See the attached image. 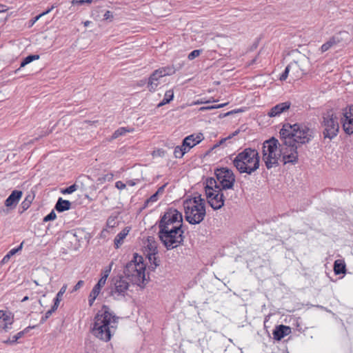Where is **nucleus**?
Returning <instances> with one entry per match:
<instances>
[{"label": "nucleus", "mask_w": 353, "mask_h": 353, "mask_svg": "<svg viewBox=\"0 0 353 353\" xmlns=\"http://www.w3.org/2000/svg\"><path fill=\"white\" fill-rule=\"evenodd\" d=\"M290 332L291 329L289 326L279 325L273 330L272 334L275 340L280 341Z\"/></svg>", "instance_id": "18"}, {"label": "nucleus", "mask_w": 353, "mask_h": 353, "mask_svg": "<svg viewBox=\"0 0 353 353\" xmlns=\"http://www.w3.org/2000/svg\"><path fill=\"white\" fill-rule=\"evenodd\" d=\"M101 287L96 284L90 293V296L97 297L101 290Z\"/></svg>", "instance_id": "38"}, {"label": "nucleus", "mask_w": 353, "mask_h": 353, "mask_svg": "<svg viewBox=\"0 0 353 353\" xmlns=\"http://www.w3.org/2000/svg\"><path fill=\"white\" fill-rule=\"evenodd\" d=\"M39 59V55L38 54H30L27 56L26 58L23 59L21 63L20 68H23L26 66L27 64L31 63L34 60H37Z\"/></svg>", "instance_id": "32"}, {"label": "nucleus", "mask_w": 353, "mask_h": 353, "mask_svg": "<svg viewBox=\"0 0 353 353\" xmlns=\"http://www.w3.org/2000/svg\"><path fill=\"white\" fill-rule=\"evenodd\" d=\"M106 280H107V275H102V276L99 280V281L97 283V285H98L99 286L103 288V286L105 284Z\"/></svg>", "instance_id": "45"}, {"label": "nucleus", "mask_w": 353, "mask_h": 353, "mask_svg": "<svg viewBox=\"0 0 353 353\" xmlns=\"http://www.w3.org/2000/svg\"><path fill=\"white\" fill-rule=\"evenodd\" d=\"M84 284V281L82 280L79 281L77 284L74 286L72 292L79 290Z\"/></svg>", "instance_id": "44"}, {"label": "nucleus", "mask_w": 353, "mask_h": 353, "mask_svg": "<svg viewBox=\"0 0 353 353\" xmlns=\"http://www.w3.org/2000/svg\"><path fill=\"white\" fill-rule=\"evenodd\" d=\"M280 139L285 144L294 145L308 143L313 138V131L302 123H285L280 130Z\"/></svg>", "instance_id": "2"}, {"label": "nucleus", "mask_w": 353, "mask_h": 353, "mask_svg": "<svg viewBox=\"0 0 353 353\" xmlns=\"http://www.w3.org/2000/svg\"><path fill=\"white\" fill-rule=\"evenodd\" d=\"M226 104L227 103H222V104H219V105H216L202 107V108H201V110H207L221 108L224 107Z\"/></svg>", "instance_id": "42"}, {"label": "nucleus", "mask_w": 353, "mask_h": 353, "mask_svg": "<svg viewBox=\"0 0 353 353\" xmlns=\"http://www.w3.org/2000/svg\"><path fill=\"white\" fill-rule=\"evenodd\" d=\"M127 183H128L129 185H130V186H133V185H135V183H134V181H131V180H130V181H128L127 182Z\"/></svg>", "instance_id": "58"}, {"label": "nucleus", "mask_w": 353, "mask_h": 353, "mask_svg": "<svg viewBox=\"0 0 353 353\" xmlns=\"http://www.w3.org/2000/svg\"><path fill=\"white\" fill-rule=\"evenodd\" d=\"M185 220L190 224L200 223L205 216V201L201 194L183 202Z\"/></svg>", "instance_id": "4"}, {"label": "nucleus", "mask_w": 353, "mask_h": 353, "mask_svg": "<svg viewBox=\"0 0 353 353\" xmlns=\"http://www.w3.org/2000/svg\"><path fill=\"white\" fill-rule=\"evenodd\" d=\"M157 70L161 72L160 75H161L162 77L167 75H172L175 73V69L172 66L163 67L157 69Z\"/></svg>", "instance_id": "31"}, {"label": "nucleus", "mask_w": 353, "mask_h": 353, "mask_svg": "<svg viewBox=\"0 0 353 353\" xmlns=\"http://www.w3.org/2000/svg\"><path fill=\"white\" fill-rule=\"evenodd\" d=\"M215 179L221 189H232L235 182V176L232 170L228 168H217L214 172Z\"/></svg>", "instance_id": "11"}, {"label": "nucleus", "mask_w": 353, "mask_h": 353, "mask_svg": "<svg viewBox=\"0 0 353 353\" xmlns=\"http://www.w3.org/2000/svg\"><path fill=\"white\" fill-rule=\"evenodd\" d=\"M232 163L241 174L246 173L250 175L259 168V152L251 148H245L234 157Z\"/></svg>", "instance_id": "3"}, {"label": "nucleus", "mask_w": 353, "mask_h": 353, "mask_svg": "<svg viewBox=\"0 0 353 353\" xmlns=\"http://www.w3.org/2000/svg\"><path fill=\"white\" fill-rule=\"evenodd\" d=\"M203 139L204 137L202 133L190 134L183 140V146H185L189 151L192 148L199 143Z\"/></svg>", "instance_id": "15"}, {"label": "nucleus", "mask_w": 353, "mask_h": 353, "mask_svg": "<svg viewBox=\"0 0 353 353\" xmlns=\"http://www.w3.org/2000/svg\"><path fill=\"white\" fill-rule=\"evenodd\" d=\"M156 247L151 245V248H150V252L147 254L149 262L150 263L149 269L152 271L154 270L159 265V260L156 256Z\"/></svg>", "instance_id": "20"}, {"label": "nucleus", "mask_w": 353, "mask_h": 353, "mask_svg": "<svg viewBox=\"0 0 353 353\" xmlns=\"http://www.w3.org/2000/svg\"><path fill=\"white\" fill-rule=\"evenodd\" d=\"M174 97V92L172 90H167L165 93L163 99L157 105V107H161L169 103Z\"/></svg>", "instance_id": "26"}, {"label": "nucleus", "mask_w": 353, "mask_h": 353, "mask_svg": "<svg viewBox=\"0 0 353 353\" xmlns=\"http://www.w3.org/2000/svg\"><path fill=\"white\" fill-rule=\"evenodd\" d=\"M22 244H23V243H21V244L19 246V248H13V249L10 250L8 252V254L3 256V258L2 259V260H1V262H0V264H1V265H3V264L7 263L9 261V260H10V257H11L12 256H13L14 254H16V253H17L19 250H21V248H22Z\"/></svg>", "instance_id": "27"}, {"label": "nucleus", "mask_w": 353, "mask_h": 353, "mask_svg": "<svg viewBox=\"0 0 353 353\" xmlns=\"http://www.w3.org/2000/svg\"><path fill=\"white\" fill-rule=\"evenodd\" d=\"M341 123L346 134H353V105H347L343 109Z\"/></svg>", "instance_id": "14"}, {"label": "nucleus", "mask_w": 353, "mask_h": 353, "mask_svg": "<svg viewBox=\"0 0 353 353\" xmlns=\"http://www.w3.org/2000/svg\"><path fill=\"white\" fill-rule=\"evenodd\" d=\"M29 299V297L28 296H26L23 298V299L21 300V302H25L26 301H28Z\"/></svg>", "instance_id": "60"}, {"label": "nucleus", "mask_w": 353, "mask_h": 353, "mask_svg": "<svg viewBox=\"0 0 353 353\" xmlns=\"http://www.w3.org/2000/svg\"><path fill=\"white\" fill-rule=\"evenodd\" d=\"M21 196V191L17 190H13L9 196L6 199L5 205L8 208H14L18 204Z\"/></svg>", "instance_id": "17"}, {"label": "nucleus", "mask_w": 353, "mask_h": 353, "mask_svg": "<svg viewBox=\"0 0 353 353\" xmlns=\"http://www.w3.org/2000/svg\"><path fill=\"white\" fill-rule=\"evenodd\" d=\"M201 52H202L201 50H194L192 51L188 54V59L193 60L196 57H199L201 54Z\"/></svg>", "instance_id": "39"}, {"label": "nucleus", "mask_w": 353, "mask_h": 353, "mask_svg": "<svg viewBox=\"0 0 353 353\" xmlns=\"http://www.w3.org/2000/svg\"><path fill=\"white\" fill-rule=\"evenodd\" d=\"M88 23H89L88 21L85 22V25L87 26Z\"/></svg>", "instance_id": "63"}, {"label": "nucleus", "mask_w": 353, "mask_h": 353, "mask_svg": "<svg viewBox=\"0 0 353 353\" xmlns=\"http://www.w3.org/2000/svg\"><path fill=\"white\" fill-rule=\"evenodd\" d=\"M112 263L110 265V266L108 267V269H106L104 272H103V275H107V277L109 276V274L111 271V268H112Z\"/></svg>", "instance_id": "51"}, {"label": "nucleus", "mask_w": 353, "mask_h": 353, "mask_svg": "<svg viewBox=\"0 0 353 353\" xmlns=\"http://www.w3.org/2000/svg\"><path fill=\"white\" fill-rule=\"evenodd\" d=\"M145 270V265L143 262V257L134 254L133 259L125 265L123 273L126 279L133 284L143 287L146 281Z\"/></svg>", "instance_id": "5"}, {"label": "nucleus", "mask_w": 353, "mask_h": 353, "mask_svg": "<svg viewBox=\"0 0 353 353\" xmlns=\"http://www.w3.org/2000/svg\"><path fill=\"white\" fill-rule=\"evenodd\" d=\"M85 3V0H72V3L73 5L77 4V5H82Z\"/></svg>", "instance_id": "50"}, {"label": "nucleus", "mask_w": 353, "mask_h": 353, "mask_svg": "<svg viewBox=\"0 0 353 353\" xmlns=\"http://www.w3.org/2000/svg\"><path fill=\"white\" fill-rule=\"evenodd\" d=\"M3 5H0V8H3ZM3 10H1V9H0V12H1V11H3Z\"/></svg>", "instance_id": "62"}, {"label": "nucleus", "mask_w": 353, "mask_h": 353, "mask_svg": "<svg viewBox=\"0 0 353 353\" xmlns=\"http://www.w3.org/2000/svg\"><path fill=\"white\" fill-rule=\"evenodd\" d=\"M48 134H49V132L47 131L43 132L41 135H39V137L38 138H36V139L38 140L39 138L45 137V136L48 135Z\"/></svg>", "instance_id": "57"}, {"label": "nucleus", "mask_w": 353, "mask_h": 353, "mask_svg": "<svg viewBox=\"0 0 353 353\" xmlns=\"http://www.w3.org/2000/svg\"><path fill=\"white\" fill-rule=\"evenodd\" d=\"M83 235V231L79 229V240L82 239V236Z\"/></svg>", "instance_id": "59"}, {"label": "nucleus", "mask_w": 353, "mask_h": 353, "mask_svg": "<svg viewBox=\"0 0 353 353\" xmlns=\"http://www.w3.org/2000/svg\"><path fill=\"white\" fill-rule=\"evenodd\" d=\"M119 319L108 305H103L94 316L91 333L99 340L108 342L116 332Z\"/></svg>", "instance_id": "1"}, {"label": "nucleus", "mask_w": 353, "mask_h": 353, "mask_svg": "<svg viewBox=\"0 0 353 353\" xmlns=\"http://www.w3.org/2000/svg\"><path fill=\"white\" fill-rule=\"evenodd\" d=\"M290 65H289L285 68V70L283 71V72L282 73V74L280 77L281 81H285L288 78V74L290 72Z\"/></svg>", "instance_id": "43"}, {"label": "nucleus", "mask_w": 353, "mask_h": 353, "mask_svg": "<svg viewBox=\"0 0 353 353\" xmlns=\"http://www.w3.org/2000/svg\"><path fill=\"white\" fill-rule=\"evenodd\" d=\"M228 139H229L228 137H225V138L222 139L221 140H220L217 143H216V144L214 145V148L219 147V145H221V144H223V143H225V142L227 140H228Z\"/></svg>", "instance_id": "47"}, {"label": "nucleus", "mask_w": 353, "mask_h": 353, "mask_svg": "<svg viewBox=\"0 0 353 353\" xmlns=\"http://www.w3.org/2000/svg\"><path fill=\"white\" fill-rule=\"evenodd\" d=\"M290 105H291V103L290 101L280 103L274 105V107H272L270 110L268 115L270 117H275L279 116L281 113L288 110L290 108Z\"/></svg>", "instance_id": "16"}, {"label": "nucleus", "mask_w": 353, "mask_h": 353, "mask_svg": "<svg viewBox=\"0 0 353 353\" xmlns=\"http://www.w3.org/2000/svg\"><path fill=\"white\" fill-rule=\"evenodd\" d=\"M96 299H97V297L90 296V294L89 295L88 303H89L90 306H92L93 305Z\"/></svg>", "instance_id": "49"}, {"label": "nucleus", "mask_w": 353, "mask_h": 353, "mask_svg": "<svg viewBox=\"0 0 353 353\" xmlns=\"http://www.w3.org/2000/svg\"><path fill=\"white\" fill-rule=\"evenodd\" d=\"M341 38L338 35H334L330 38V39L323 43L321 47V52H325L327 51L329 49H330L334 46H336L339 43L341 42Z\"/></svg>", "instance_id": "21"}, {"label": "nucleus", "mask_w": 353, "mask_h": 353, "mask_svg": "<svg viewBox=\"0 0 353 353\" xmlns=\"http://www.w3.org/2000/svg\"><path fill=\"white\" fill-rule=\"evenodd\" d=\"M321 124L324 139L327 138L331 140L337 136L339 123L338 117L332 110H328L323 114Z\"/></svg>", "instance_id": "10"}, {"label": "nucleus", "mask_w": 353, "mask_h": 353, "mask_svg": "<svg viewBox=\"0 0 353 353\" xmlns=\"http://www.w3.org/2000/svg\"><path fill=\"white\" fill-rule=\"evenodd\" d=\"M93 1V0H85V3H90Z\"/></svg>", "instance_id": "61"}, {"label": "nucleus", "mask_w": 353, "mask_h": 353, "mask_svg": "<svg viewBox=\"0 0 353 353\" xmlns=\"http://www.w3.org/2000/svg\"><path fill=\"white\" fill-rule=\"evenodd\" d=\"M0 320H3L5 323L3 328L7 331L8 329V325H11L13 323L12 318L10 316V313H7L3 310H0Z\"/></svg>", "instance_id": "24"}, {"label": "nucleus", "mask_w": 353, "mask_h": 353, "mask_svg": "<svg viewBox=\"0 0 353 353\" xmlns=\"http://www.w3.org/2000/svg\"><path fill=\"white\" fill-rule=\"evenodd\" d=\"M36 327V325H33V326H28L27 327H26L23 330L21 331L20 332H23V335L25 334H26L30 329H33Z\"/></svg>", "instance_id": "52"}, {"label": "nucleus", "mask_w": 353, "mask_h": 353, "mask_svg": "<svg viewBox=\"0 0 353 353\" xmlns=\"http://www.w3.org/2000/svg\"><path fill=\"white\" fill-rule=\"evenodd\" d=\"M346 271L345 263L343 260H336L334 263V272L335 274H341L345 273Z\"/></svg>", "instance_id": "23"}, {"label": "nucleus", "mask_w": 353, "mask_h": 353, "mask_svg": "<svg viewBox=\"0 0 353 353\" xmlns=\"http://www.w3.org/2000/svg\"><path fill=\"white\" fill-rule=\"evenodd\" d=\"M239 130H238L234 131L233 133H232L231 134H230V135L228 136L229 139H232L233 137H234V136H236V134H239Z\"/></svg>", "instance_id": "56"}, {"label": "nucleus", "mask_w": 353, "mask_h": 353, "mask_svg": "<svg viewBox=\"0 0 353 353\" xmlns=\"http://www.w3.org/2000/svg\"><path fill=\"white\" fill-rule=\"evenodd\" d=\"M205 194L208 204L210 207L216 210L224 205L225 196L223 190L218 185L214 178H208L205 182Z\"/></svg>", "instance_id": "6"}, {"label": "nucleus", "mask_w": 353, "mask_h": 353, "mask_svg": "<svg viewBox=\"0 0 353 353\" xmlns=\"http://www.w3.org/2000/svg\"><path fill=\"white\" fill-rule=\"evenodd\" d=\"M160 74L161 72L156 70L150 75L148 83V87L150 92L155 91L157 86L159 85V79L162 77V76L160 75Z\"/></svg>", "instance_id": "19"}, {"label": "nucleus", "mask_w": 353, "mask_h": 353, "mask_svg": "<svg viewBox=\"0 0 353 353\" xmlns=\"http://www.w3.org/2000/svg\"><path fill=\"white\" fill-rule=\"evenodd\" d=\"M76 233H77V232H75L73 234L74 236H77Z\"/></svg>", "instance_id": "64"}, {"label": "nucleus", "mask_w": 353, "mask_h": 353, "mask_svg": "<svg viewBox=\"0 0 353 353\" xmlns=\"http://www.w3.org/2000/svg\"><path fill=\"white\" fill-rule=\"evenodd\" d=\"M23 336V332H18L17 334L14 335L12 339H8L3 341V343L13 345L17 342L18 339H21Z\"/></svg>", "instance_id": "34"}, {"label": "nucleus", "mask_w": 353, "mask_h": 353, "mask_svg": "<svg viewBox=\"0 0 353 353\" xmlns=\"http://www.w3.org/2000/svg\"><path fill=\"white\" fill-rule=\"evenodd\" d=\"M56 6H52L51 8H48L47 10L43 12L42 13L39 14V15L36 16L33 19L30 20V26H33L42 16H44L47 14H48L51 10H52Z\"/></svg>", "instance_id": "33"}, {"label": "nucleus", "mask_w": 353, "mask_h": 353, "mask_svg": "<svg viewBox=\"0 0 353 353\" xmlns=\"http://www.w3.org/2000/svg\"><path fill=\"white\" fill-rule=\"evenodd\" d=\"M159 199V196L157 194L154 193L152 196H150L145 201V206H148L150 203L156 202Z\"/></svg>", "instance_id": "40"}, {"label": "nucleus", "mask_w": 353, "mask_h": 353, "mask_svg": "<svg viewBox=\"0 0 353 353\" xmlns=\"http://www.w3.org/2000/svg\"><path fill=\"white\" fill-rule=\"evenodd\" d=\"M281 145L279 141L274 137L266 140L263 143V160L268 169L279 165V151L278 145Z\"/></svg>", "instance_id": "7"}, {"label": "nucleus", "mask_w": 353, "mask_h": 353, "mask_svg": "<svg viewBox=\"0 0 353 353\" xmlns=\"http://www.w3.org/2000/svg\"><path fill=\"white\" fill-rule=\"evenodd\" d=\"M33 198L34 197L32 196L31 195H28L26 197L24 201L21 203V208H23V210H26L30 207L33 200Z\"/></svg>", "instance_id": "35"}, {"label": "nucleus", "mask_w": 353, "mask_h": 353, "mask_svg": "<svg viewBox=\"0 0 353 353\" xmlns=\"http://www.w3.org/2000/svg\"><path fill=\"white\" fill-rule=\"evenodd\" d=\"M133 130H134L133 128H125V127L119 128V129H117V130L114 131V132L113 133V134L112 136V138L117 139L120 136L125 134L127 132H133Z\"/></svg>", "instance_id": "30"}, {"label": "nucleus", "mask_w": 353, "mask_h": 353, "mask_svg": "<svg viewBox=\"0 0 353 353\" xmlns=\"http://www.w3.org/2000/svg\"><path fill=\"white\" fill-rule=\"evenodd\" d=\"M183 229H168L159 230L158 236L163 245L169 250L183 244Z\"/></svg>", "instance_id": "8"}, {"label": "nucleus", "mask_w": 353, "mask_h": 353, "mask_svg": "<svg viewBox=\"0 0 353 353\" xmlns=\"http://www.w3.org/2000/svg\"><path fill=\"white\" fill-rule=\"evenodd\" d=\"M166 185H167V183H165V184L161 185V187H159L158 188L157 191L155 193L157 194L158 196H159V194H162L164 192V189H165Z\"/></svg>", "instance_id": "48"}, {"label": "nucleus", "mask_w": 353, "mask_h": 353, "mask_svg": "<svg viewBox=\"0 0 353 353\" xmlns=\"http://www.w3.org/2000/svg\"><path fill=\"white\" fill-rule=\"evenodd\" d=\"M159 230L168 229H182L183 216L182 214L176 209L169 208L161 216L158 221Z\"/></svg>", "instance_id": "9"}, {"label": "nucleus", "mask_w": 353, "mask_h": 353, "mask_svg": "<svg viewBox=\"0 0 353 353\" xmlns=\"http://www.w3.org/2000/svg\"><path fill=\"white\" fill-rule=\"evenodd\" d=\"M67 289V285H63L60 290L58 292V293L56 295V297L54 299V305L55 307H58L62 299V296L63 294L65 292Z\"/></svg>", "instance_id": "29"}, {"label": "nucleus", "mask_w": 353, "mask_h": 353, "mask_svg": "<svg viewBox=\"0 0 353 353\" xmlns=\"http://www.w3.org/2000/svg\"><path fill=\"white\" fill-rule=\"evenodd\" d=\"M129 232V230L125 228L121 230L115 237L114 240L116 248H119L123 243V240L125 238Z\"/></svg>", "instance_id": "25"}, {"label": "nucleus", "mask_w": 353, "mask_h": 353, "mask_svg": "<svg viewBox=\"0 0 353 353\" xmlns=\"http://www.w3.org/2000/svg\"><path fill=\"white\" fill-rule=\"evenodd\" d=\"M56 217H57L56 213L54 212V210H52L47 216H46L43 218V221L44 222H48L49 221H52V220L55 219Z\"/></svg>", "instance_id": "41"}, {"label": "nucleus", "mask_w": 353, "mask_h": 353, "mask_svg": "<svg viewBox=\"0 0 353 353\" xmlns=\"http://www.w3.org/2000/svg\"><path fill=\"white\" fill-rule=\"evenodd\" d=\"M107 224L110 227H113L114 225V220L112 219H108Z\"/></svg>", "instance_id": "54"}, {"label": "nucleus", "mask_w": 353, "mask_h": 353, "mask_svg": "<svg viewBox=\"0 0 353 353\" xmlns=\"http://www.w3.org/2000/svg\"><path fill=\"white\" fill-rule=\"evenodd\" d=\"M36 327V325H33V326H28L27 327H26L23 330L21 331L20 332H23V335L25 334H26L30 329H33Z\"/></svg>", "instance_id": "53"}, {"label": "nucleus", "mask_w": 353, "mask_h": 353, "mask_svg": "<svg viewBox=\"0 0 353 353\" xmlns=\"http://www.w3.org/2000/svg\"><path fill=\"white\" fill-rule=\"evenodd\" d=\"M58 307L52 305L51 309L47 311L44 316L41 319L40 323H43L52 315V314L57 310Z\"/></svg>", "instance_id": "36"}, {"label": "nucleus", "mask_w": 353, "mask_h": 353, "mask_svg": "<svg viewBox=\"0 0 353 353\" xmlns=\"http://www.w3.org/2000/svg\"><path fill=\"white\" fill-rule=\"evenodd\" d=\"M115 187L119 190H123L126 187V184L121 181H118L115 183Z\"/></svg>", "instance_id": "46"}, {"label": "nucleus", "mask_w": 353, "mask_h": 353, "mask_svg": "<svg viewBox=\"0 0 353 353\" xmlns=\"http://www.w3.org/2000/svg\"><path fill=\"white\" fill-rule=\"evenodd\" d=\"M103 16L105 19H108L110 17H112L111 12L109 10L106 11Z\"/></svg>", "instance_id": "55"}, {"label": "nucleus", "mask_w": 353, "mask_h": 353, "mask_svg": "<svg viewBox=\"0 0 353 353\" xmlns=\"http://www.w3.org/2000/svg\"><path fill=\"white\" fill-rule=\"evenodd\" d=\"M71 207V203L68 200H63L59 198L55 205V210L59 212L68 210Z\"/></svg>", "instance_id": "22"}, {"label": "nucleus", "mask_w": 353, "mask_h": 353, "mask_svg": "<svg viewBox=\"0 0 353 353\" xmlns=\"http://www.w3.org/2000/svg\"><path fill=\"white\" fill-rule=\"evenodd\" d=\"M77 188H78V185L74 183L65 189H62L61 190V192L64 194H72V192H75L77 190Z\"/></svg>", "instance_id": "37"}, {"label": "nucleus", "mask_w": 353, "mask_h": 353, "mask_svg": "<svg viewBox=\"0 0 353 353\" xmlns=\"http://www.w3.org/2000/svg\"><path fill=\"white\" fill-rule=\"evenodd\" d=\"M282 157L284 164L292 163L293 165L298 162L297 146L285 144L281 141L279 145V157Z\"/></svg>", "instance_id": "13"}, {"label": "nucleus", "mask_w": 353, "mask_h": 353, "mask_svg": "<svg viewBox=\"0 0 353 353\" xmlns=\"http://www.w3.org/2000/svg\"><path fill=\"white\" fill-rule=\"evenodd\" d=\"M188 152V149L185 146H183V144L181 145H178L174 148V155L176 158H182L183 155Z\"/></svg>", "instance_id": "28"}, {"label": "nucleus", "mask_w": 353, "mask_h": 353, "mask_svg": "<svg viewBox=\"0 0 353 353\" xmlns=\"http://www.w3.org/2000/svg\"><path fill=\"white\" fill-rule=\"evenodd\" d=\"M113 286L110 288V295L116 300L123 299L129 288V283L122 276L112 279Z\"/></svg>", "instance_id": "12"}]
</instances>
